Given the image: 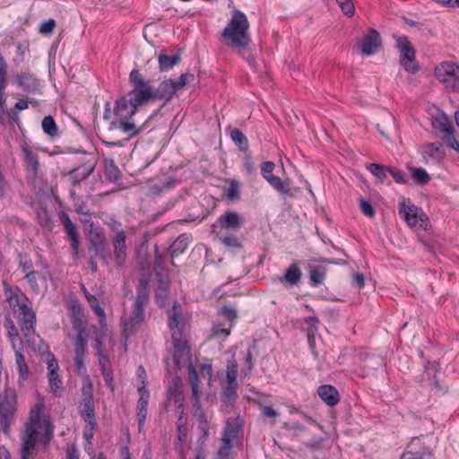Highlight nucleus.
Returning <instances> with one entry per match:
<instances>
[{
    "instance_id": "1",
    "label": "nucleus",
    "mask_w": 459,
    "mask_h": 459,
    "mask_svg": "<svg viewBox=\"0 0 459 459\" xmlns=\"http://www.w3.org/2000/svg\"><path fill=\"white\" fill-rule=\"evenodd\" d=\"M129 81L133 89L127 97L118 100L110 111V102L106 103L103 118L108 123V130L117 133L128 140L144 131L148 127L149 117L144 121L139 119L137 108L149 100H153V87L149 81H145L138 70L133 69L129 74Z\"/></svg>"
},
{
    "instance_id": "2",
    "label": "nucleus",
    "mask_w": 459,
    "mask_h": 459,
    "mask_svg": "<svg viewBox=\"0 0 459 459\" xmlns=\"http://www.w3.org/2000/svg\"><path fill=\"white\" fill-rule=\"evenodd\" d=\"M54 425L46 414V405L42 397L31 407L29 419L21 435V458L33 459L36 456V445L48 446L53 438Z\"/></svg>"
},
{
    "instance_id": "3",
    "label": "nucleus",
    "mask_w": 459,
    "mask_h": 459,
    "mask_svg": "<svg viewBox=\"0 0 459 459\" xmlns=\"http://www.w3.org/2000/svg\"><path fill=\"white\" fill-rule=\"evenodd\" d=\"M248 30L249 22L247 15L239 10H234L231 19L224 28L221 36L230 47L237 49L238 53L241 55L250 65H254V58L247 51L251 42Z\"/></svg>"
},
{
    "instance_id": "4",
    "label": "nucleus",
    "mask_w": 459,
    "mask_h": 459,
    "mask_svg": "<svg viewBox=\"0 0 459 459\" xmlns=\"http://www.w3.org/2000/svg\"><path fill=\"white\" fill-rule=\"evenodd\" d=\"M149 303L148 281L140 280L132 309L125 312L121 318L123 334L126 338L135 333L144 322V310Z\"/></svg>"
},
{
    "instance_id": "5",
    "label": "nucleus",
    "mask_w": 459,
    "mask_h": 459,
    "mask_svg": "<svg viewBox=\"0 0 459 459\" xmlns=\"http://www.w3.org/2000/svg\"><path fill=\"white\" fill-rule=\"evenodd\" d=\"M174 350V362L178 368L187 367L188 381L193 389V396L195 397V405L198 403V384L199 377L195 368L193 365L190 354V348L186 336L179 335L178 332L174 333L172 337Z\"/></svg>"
},
{
    "instance_id": "6",
    "label": "nucleus",
    "mask_w": 459,
    "mask_h": 459,
    "mask_svg": "<svg viewBox=\"0 0 459 459\" xmlns=\"http://www.w3.org/2000/svg\"><path fill=\"white\" fill-rule=\"evenodd\" d=\"M17 399L14 392L11 389L4 391V396L0 397V429L5 434L16 418Z\"/></svg>"
},
{
    "instance_id": "7",
    "label": "nucleus",
    "mask_w": 459,
    "mask_h": 459,
    "mask_svg": "<svg viewBox=\"0 0 459 459\" xmlns=\"http://www.w3.org/2000/svg\"><path fill=\"white\" fill-rule=\"evenodd\" d=\"M435 75L444 87L451 91H459V65L442 62L435 68Z\"/></svg>"
},
{
    "instance_id": "8",
    "label": "nucleus",
    "mask_w": 459,
    "mask_h": 459,
    "mask_svg": "<svg viewBox=\"0 0 459 459\" xmlns=\"http://www.w3.org/2000/svg\"><path fill=\"white\" fill-rule=\"evenodd\" d=\"M10 306L15 313H18V318L22 322L21 330L25 338L34 332L36 316L33 310L29 307L25 303H21L16 296H12L8 299Z\"/></svg>"
},
{
    "instance_id": "9",
    "label": "nucleus",
    "mask_w": 459,
    "mask_h": 459,
    "mask_svg": "<svg viewBox=\"0 0 459 459\" xmlns=\"http://www.w3.org/2000/svg\"><path fill=\"white\" fill-rule=\"evenodd\" d=\"M111 230L110 239L113 246V253L116 263L121 266L126 263L127 257V247L126 245V232L120 222L111 221L109 222Z\"/></svg>"
},
{
    "instance_id": "10",
    "label": "nucleus",
    "mask_w": 459,
    "mask_h": 459,
    "mask_svg": "<svg viewBox=\"0 0 459 459\" xmlns=\"http://www.w3.org/2000/svg\"><path fill=\"white\" fill-rule=\"evenodd\" d=\"M399 214L411 228L426 230L428 226V216L422 210L419 209L410 201L403 200L399 204Z\"/></svg>"
},
{
    "instance_id": "11",
    "label": "nucleus",
    "mask_w": 459,
    "mask_h": 459,
    "mask_svg": "<svg viewBox=\"0 0 459 459\" xmlns=\"http://www.w3.org/2000/svg\"><path fill=\"white\" fill-rule=\"evenodd\" d=\"M396 47L401 52L400 63L409 73H416L419 65L415 60V50L406 37L396 39Z\"/></svg>"
},
{
    "instance_id": "12",
    "label": "nucleus",
    "mask_w": 459,
    "mask_h": 459,
    "mask_svg": "<svg viewBox=\"0 0 459 459\" xmlns=\"http://www.w3.org/2000/svg\"><path fill=\"white\" fill-rule=\"evenodd\" d=\"M78 409L81 416L88 424L93 425L95 423V404L92 385L91 384L82 387V400Z\"/></svg>"
},
{
    "instance_id": "13",
    "label": "nucleus",
    "mask_w": 459,
    "mask_h": 459,
    "mask_svg": "<svg viewBox=\"0 0 459 459\" xmlns=\"http://www.w3.org/2000/svg\"><path fill=\"white\" fill-rule=\"evenodd\" d=\"M169 326L171 331V337L174 333L178 332L179 335L186 336V330L188 322V317L183 314L181 306L175 303L173 307L168 311Z\"/></svg>"
},
{
    "instance_id": "14",
    "label": "nucleus",
    "mask_w": 459,
    "mask_h": 459,
    "mask_svg": "<svg viewBox=\"0 0 459 459\" xmlns=\"http://www.w3.org/2000/svg\"><path fill=\"white\" fill-rule=\"evenodd\" d=\"M261 175L269 183V185L281 194L288 195L290 193V184L288 181L281 180L279 177L273 174L275 164L273 161H264L261 166Z\"/></svg>"
},
{
    "instance_id": "15",
    "label": "nucleus",
    "mask_w": 459,
    "mask_h": 459,
    "mask_svg": "<svg viewBox=\"0 0 459 459\" xmlns=\"http://www.w3.org/2000/svg\"><path fill=\"white\" fill-rule=\"evenodd\" d=\"M60 221L64 227L65 233L67 234L73 249V255L74 257L78 255L80 247V236L77 231L75 225L71 221L70 217L65 212L60 213Z\"/></svg>"
},
{
    "instance_id": "16",
    "label": "nucleus",
    "mask_w": 459,
    "mask_h": 459,
    "mask_svg": "<svg viewBox=\"0 0 459 459\" xmlns=\"http://www.w3.org/2000/svg\"><path fill=\"white\" fill-rule=\"evenodd\" d=\"M218 223L222 230L238 231L244 223V218L237 212L228 211L218 218Z\"/></svg>"
},
{
    "instance_id": "17",
    "label": "nucleus",
    "mask_w": 459,
    "mask_h": 459,
    "mask_svg": "<svg viewBox=\"0 0 459 459\" xmlns=\"http://www.w3.org/2000/svg\"><path fill=\"white\" fill-rule=\"evenodd\" d=\"M138 393H139V400L137 402V421H138V429L139 431H142L144 427L145 419L147 416V406H148V401H149V391L147 388H145L144 384L143 383V385H138Z\"/></svg>"
},
{
    "instance_id": "18",
    "label": "nucleus",
    "mask_w": 459,
    "mask_h": 459,
    "mask_svg": "<svg viewBox=\"0 0 459 459\" xmlns=\"http://www.w3.org/2000/svg\"><path fill=\"white\" fill-rule=\"evenodd\" d=\"M380 45L379 33L376 30H370L361 40L360 51L364 55L370 56L378 51Z\"/></svg>"
},
{
    "instance_id": "19",
    "label": "nucleus",
    "mask_w": 459,
    "mask_h": 459,
    "mask_svg": "<svg viewBox=\"0 0 459 459\" xmlns=\"http://www.w3.org/2000/svg\"><path fill=\"white\" fill-rule=\"evenodd\" d=\"M22 152L24 153L26 168L30 173V178H32V183L35 184L37 178L39 177L40 172L38 155L28 145L22 147Z\"/></svg>"
},
{
    "instance_id": "20",
    "label": "nucleus",
    "mask_w": 459,
    "mask_h": 459,
    "mask_svg": "<svg viewBox=\"0 0 459 459\" xmlns=\"http://www.w3.org/2000/svg\"><path fill=\"white\" fill-rule=\"evenodd\" d=\"M86 339L83 337L82 333H79L74 342V364L79 373H81L84 369V357L86 353Z\"/></svg>"
},
{
    "instance_id": "21",
    "label": "nucleus",
    "mask_w": 459,
    "mask_h": 459,
    "mask_svg": "<svg viewBox=\"0 0 459 459\" xmlns=\"http://www.w3.org/2000/svg\"><path fill=\"white\" fill-rule=\"evenodd\" d=\"M244 420L240 417L229 418L222 437L236 440L243 429Z\"/></svg>"
},
{
    "instance_id": "22",
    "label": "nucleus",
    "mask_w": 459,
    "mask_h": 459,
    "mask_svg": "<svg viewBox=\"0 0 459 459\" xmlns=\"http://www.w3.org/2000/svg\"><path fill=\"white\" fill-rule=\"evenodd\" d=\"M319 397L329 406H334L339 403V393L335 387L330 385H323L318 387Z\"/></svg>"
},
{
    "instance_id": "23",
    "label": "nucleus",
    "mask_w": 459,
    "mask_h": 459,
    "mask_svg": "<svg viewBox=\"0 0 459 459\" xmlns=\"http://www.w3.org/2000/svg\"><path fill=\"white\" fill-rule=\"evenodd\" d=\"M175 93L174 81L166 80L161 82L157 89H153V100H169Z\"/></svg>"
},
{
    "instance_id": "24",
    "label": "nucleus",
    "mask_w": 459,
    "mask_h": 459,
    "mask_svg": "<svg viewBox=\"0 0 459 459\" xmlns=\"http://www.w3.org/2000/svg\"><path fill=\"white\" fill-rule=\"evenodd\" d=\"M420 444V441L418 437L413 438L408 446L409 450L403 454L401 459H427V457H430V453L426 448L417 451V446Z\"/></svg>"
},
{
    "instance_id": "25",
    "label": "nucleus",
    "mask_w": 459,
    "mask_h": 459,
    "mask_svg": "<svg viewBox=\"0 0 459 459\" xmlns=\"http://www.w3.org/2000/svg\"><path fill=\"white\" fill-rule=\"evenodd\" d=\"M15 363L17 366L19 377H18V385L20 386L23 385V384L28 380L30 371L28 365L25 361L24 355L22 354V350H15Z\"/></svg>"
},
{
    "instance_id": "26",
    "label": "nucleus",
    "mask_w": 459,
    "mask_h": 459,
    "mask_svg": "<svg viewBox=\"0 0 459 459\" xmlns=\"http://www.w3.org/2000/svg\"><path fill=\"white\" fill-rule=\"evenodd\" d=\"M423 156L425 159L429 158L433 160L439 161L445 157V151L440 143H428L424 146Z\"/></svg>"
},
{
    "instance_id": "27",
    "label": "nucleus",
    "mask_w": 459,
    "mask_h": 459,
    "mask_svg": "<svg viewBox=\"0 0 459 459\" xmlns=\"http://www.w3.org/2000/svg\"><path fill=\"white\" fill-rule=\"evenodd\" d=\"M4 326L7 329V334L12 343L13 351L22 350V342L19 337V332L14 325V322L11 319H6Z\"/></svg>"
},
{
    "instance_id": "28",
    "label": "nucleus",
    "mask_w": 459,
    "mask_h": 459,
    "mask_svg": "<svg viewBox=\"0 0 459 459\" xmlns=\"http://www.w3.org/2000/svg\"><path fill=\"white\" fill-rule=\"evenodd\" d=\"M301 271L297 264H292L286 271L285 274L280 279L281 282H286L290 285H296L300 281Z\"/></svg>"
},
{
    "instance_id": "29",
    "label": "nucleus",
    "mask_w": 459,
    "mask_h": 459,
    "mask_svg": "<svg viewBox=\"0 0 459 459\" xmlns=\"http://www.w3.org/2000/svg\"><path fill=\"white\" fill-rule=\"evenodd\" d=\"M94 170L92 165H82L70 173L71 179L74 184H79L81 181L86 179Z\"/></svg>"
},
{
    "instance_id": "30",
    "label": "nucleus",
    "mask_w": 459,
    "mask_h": 459,
    "mask_svg": "<svg viewBox=\"0 0 459 459\" xmlns=\"http://www.w3.org/2000/svg\"><path fill=\"white\" fill-rule=\"evenodd\" d=\"M100 345H101V343H100V340L96 339V347L95 348L98 350L100 365L101 367L102 374H103L106 381H108V380L112 379V377H111L112 370L110 368L109 360H108V357L101 354V352H100Z\"/></svg>"
},
{
    "instance_id": "31",
    "label": "nucleus",
    "mask_w": 459,
    "mask_h": 459,
    "mask_svg": "<svg viewBox=\"0 0 459 459\" xmlns=\"http://www.w3.org/2000/svg\"><path fill=\"white\" fill-rule=\"evenodd\" d=\"M432 126L435 129L440 131L444 134L453 130L447 117L440 114L432 119Z\"/></svg>"
},
{
    "instance_id": "32",
    "label": "nucleus",
    "mask_w": 459,
    "mask_h": 459,
    "mask_svg": "<svg viewBox=\"0 0 459 459\" xmlns=\"http://www.w3.org/2000/svg\"><path fill=\"white\" fill-rule=\"evenodd\" d=\"M230 138L240 151L246 152L248 150L247 139L239 129H232L230 131Z\"/></svg>"
},
{
    "instance_id": "33",
    "label": "nucleus",
    "mask_w": 459,
    "mask_h": 459,
    "mask_svg": "<svg viewBox=\"0 0 459 459\" xmlns=\"http://www.w3.org/2000/svg\"><path fill=\"white\" fill-rule=\"evenodd\" d=\"M325 274L326 269L324 266L312 267L309 272L310 283L313 286L320 285L324 281Z\"/></svg>"
},
{
    "instance_id": "34",
    "label": "nucleus",
    "mask_w": 459,
    "mask_h": 459,
    "mask_svg": "<svg viewBox=\"0 0 459 459\" xmlns=\"http://www.w3.org/2000/svg\"><path fill=\"white\" fill-rule=\"evenodd\" d=\"M159 65L160 71H167L171 69L175 65H177L180 58L178 56H168L165 54H160L159 57Z\"/></svg>"
},
{
    "instance_id": "35",
    "label": "nucleus",
    "mask_w": 459,
    "mask_h": 459,
    "mask_svg": "<svg viewBox=\"0 0 459 459\" xmlns=\"http://www.w3.org/2000/svg\"><path fill=\"white\" fill-rule=\"evenodd\" d=\"M188 237L180 235L170 246V255L172 257L183 253L187 247Z\"/></svg>"
},
{
    "instance_id": "36",
    "label": "nucleus",
    "mask_w": 459,
    "mask_h": 459,
    "mask_svg": "<svg viewBox=\"0 0 459 459\" xmlns=\"http://www.w3.org/2000/svg\"><path fill=\"white\" fill-rule=\"evenodd\" d=\"M104 173L110 181H117L120 178V170L113 160L106 159Z\"/></svg>"
},
{
    "instance_id": "37",
    "label": "nucleus",
    "mask_w": 459,
    "mask_h": 459,
    "mask_svg": "<svg viewBox=\"0 0 459 459\" xmlns=\"http://www.w3.org/2000/svg\"><path fill=\"white\" fill-rule=\"evenodd\" d=\"M48 381L50 385V390L54 393L56 396L60 395L62 392V381L59 378V376L56 372H49L48 374Z\"/></svg>"
},
{
    "instance_id": "38",
    "label": "nucleus",
    "mask_w": 459,
    "mask_h": 459,
    "mask_svg": "<svg viewBox=\"0 0 459 459\" xmlns=\"http://www.w3.org/2000/svg\"><path fill=\"white\" fill-rule=\"evenodd\" d=\"M169 398L173 400L175 403H179V407L182 406L183 402V388L182 385L178 382H176L174 386L169 388Z\"/></svg>"
},
{
    "instance_id": "39",
    "label": "nucleus",
    "mask_w": 459,
    "mask_h": 459,
    "mask_svg": "<svg viewBox=\"0 0 459 459\" xmlns=\"http://www.w3.org/2000/svg\"><path fill=\"white\" fill-rule=\"evenodd\" d=\"M42 129L43 131L50 136H55L57 134V126L51 116H47L42 120Z\"/></svg>"
},
{
    "instance_id": "40",
    "label": "nucleus",
    "mask_w": 459,
    "mask_h": 459,
    "mask_svg": "<svg viewBox=\"0 0 459 459\" xmlns=\"http://www.w3.org/2000/svg\"><path fill=\"white\" fill-rule=\"evenodd\" d=\"M413 179L420 185L428 184L430 177L422 168H413L411 169Z\"/></svg>"
},
{
    "instance_id": "41",
    "label": "nucleus",
    "mask_w": 459,
    "mask_h": 459,
    "mask_svg": "<svg viewBox=\"0 0 459 459\" xmlns=\"http://www.w3.org/2000/svg\"><path fill=\"white\" fill-rule=\"evenodd\" d=\"M230 438L222 437V446L217 453V459H228L230 456V450L232 448V442Z\"/></svg>"
},
{
    "instance_id": "42",
    "label": "nucleus",
    "mask_w": 459,
    "mask_h": 459,
    "mask_svg": "<svg viewBox=\"0 0 459 459\" xmlns=\"http://www.w3.org/2000/svg\"><path fill=\"white\" fill-rule=\"evenodd\" d=\"M238 363L236 359H230L227 363V383H237Z\"/></svg>"
},
{
    "instance_id": "43",
    "label": "nucleus",
    "mask_w": 459,
    "mask_h": 459,
    "mask_svg": "<svg viewBox=\"0 0 459 459\" xmlns=\"http://www.w3.org/2000/svg\"><path fill=\"white\" fill-rule=\"evenodd\" d=\"M368 169L381 182H384L387 178L386 168L380 166L379 164L371 163L368 166Z\"/></svg>"
},
{
    "instance_id": "44",
    "label": "nucleus",
    "mask_w": 459,
    "mask_h": 459,
    "mask_svg": "<svg viewBox=\"0 0 459 459\" xmlns=\"http://www.w3.org/2000/svg\"><path fill=\"white\" fill-rule=\"evenodd\" d=\"M227 198L230 201L238 199L239 197V184L237 180H231L229 187L225 190Z\"/></svg>"
},
{
    "instance_id": "45",
    "label": "nucleus",
    "mask_w": 459,
    "mask_h": 459,
    "mask_svg": "<svg viewBox=\"0 0 459 459\" xmlns=\"http://www.w3.org/2000/svg\"><path fill=\"white\" fill-rule=\"evenodd\" d=\"M74 200V211L78 214H80L82 216H89L91 214L90 209L88 208L86 202H84L83 200H82L79 197H76Z\"/></svg>"
},
{
    "instance_id": "46",
    "label": "nucleus",
    "mask_w": 459,
    "mask_h": 459,
    "mask_svg": "<svg viewBox=\"0 0 459 459\" xmlns=\"http://www.w3.org/2000/svg\"><path fill=\"white\" fill-rule=\"evenodd\" d=\"M230 329L222 325H216L212 329V337L225 340L230 335Z\"/></svg>"
},
{
    "instance_id": "47",
    "label": "nucleus",
    "mask_w": 459,
    "mask_h": 459,
    "mask_svg": "<svg viewBox=\"0 0 459 459\" xmlns=\"http://www.w3.org/2000/svg\"><path fill=\"white\" fill-rule=\"evenodd\" d=\"M342 13L351 17L355 13V7L351 0H336Z\"/></svg>"
},
{
    "instance_id": "48",
    "label": "nucleus",
    "mask_w": 459,
    "mask_h": 459,
    "mask_svg": "<svg viewBox=\"0 0 459 459\" xmlns=\"http://www.w3.org/2000/svg\"><path fill=\"white\" fill-rule=\"evenodd\" d=\"M88 303L99 317H100L101 319L105 318V312L100 307L99 300L95 296L88 297Z\"/></svg>"
},
{
    "instance_id": "49",
    "label": "nucleus",
    "mask_w": 459,
    "mask_h": 459,
    "mask_svg": "<svg viewBox=\"0 0 459 459\" xmlns=\"http://www.w3.org/2000/svg\"><path fill=\"white\" fill-rule=\"evenodd\" d=\"M56 28V22L53 19H49L40 24L39 32L41 34H51Z\"/></svg>"
},
{
    "instance_id": "50",
    "label": "nucleus",
    "mask_w": 459,
    "mask_h": 459,
    "mask_svg": "<svg viewBox=\"0 0 459 459\" xmlns=\"http://www.w3.org/2000/svg\"><path fill=\"white\" fill-rule=\"evenodd\" d=\"M389 174L394 178L397 183H404L406 176L403 171L396 169L395 168L386 167Z\"/></svg>"
},
{
    "instance_id": "51",
    "label": "nucleus",
    "mask_w": 459,
    "mask_h": 459,
    "mask_svg": "<svg viewBox=\"0 0 459 459\" xmlns=\"http://www.w3.org/2000/svg\"><path fill=\"white\" fill-rule=\"evenodd\" d=\"M25 279L27 280L28 283L30 284L31 290L38 293L39 292V285L37 282V273L34 271H30L26 273Z\"/></svg>"
},
{
    "instance_id": "52",
    "label": "nucleus",
    "mask_w": 459,
    "mask_h": 459,
    "mask_svg": "<svg viewBox=\"0 0 459 459\" xmlns=\"http://www.w3.org/2000/svg\"><path fill=\"white\" fill-rule=\"evenodd\" d=\"M39 222L43 227L50 226V216L46 209H41L38 212L37 214Z\"/></svg>"
},
{
    "instance_id": "53",
    "label": "nucleus",
    "mask_w": 459,
    "mask_h": 459,
    "mask_svg": "<svg viewBox=\"0 0 459 459\" xmlns=\"http://www.w3.org/2000/svg\"><path fill=\"white\" fill-rule=\"evenodd\" d=\"M361 212L368 217L371 218L375 214V210L371 204L366 200L361 199L359 202Z\"/></svg>"
},
{
    "instance_id": "54",
    "label": "nucleus",
    "mask_w": 459,
    "mask_h": 459,
    "mask_svg": "<svg viewBox=\"0 0 459 459\" xmlns=\"http://www.w3.org/2000/svg\"><path fill=\"white\" fill-rule=\"evenodd\" d=\"M200 374L203 377H211L212 376V362L206 359L199 367Z\"/></svg>"
},
{
    "instance_id": "55",
    "label": "nucleus",
    "mask_w": 459,
    "mask_h": 459,
    "mask_svg": "<svg viewBox=\"0 0 459 459\" xmlns=\"http://www.w3.org/2000/svg\"><path fill=\"white\" fill-rule=\"evenodd\" d=\"M221 242L229 247H241V244L235 236H226L221 238Z\"/></svg>"
},
{
    "instance_id": "56",
    "label": "nucleus",
    "mask_w": 459,
    "mask_h": 459,
    "mask_svg": "<svg viewBox=\"0 0 459 459\" xmlns=\"http://www.w3.org/2000/svg\"><path fill=\"white\" fill-rule=\"evenodd\" d=\"M443 138L448 146H450L454 150H459V143L454 136L453 130L450 131L449 133L444 134Z\"/></svg>"
},
{
    "instance_id": "57",
    "label": "nucleus",
    "mask_w": 459,
    "mask_h": 459,
    "mask_svg": "<svg viewBox=\"0 0 459 459\" xmlns=\"http://www.w3.org/2000/svg\"><path fill=\"white\" fill-rule=\"evenodd\" d=\"M238 388V383L231 384V383H226V385L224 387V394L228 399H231L235 397L236 391Z\"/></svg>"
},
{
    "instance_id": "58",
    "label": "nucleus",
    "mask_w": 459,
    "mask_h": 459,
    "mask_svg": "<svg viewBox=\"0 0 459 459\" xmlns=\"http://www.w3.org/2000/svg\"><path fill=\"white\" fill-rule=\"evenodd\" d=\"M48 368L49 372H56V373L59 368L56 359L50 353L48 354Z\"/></svg>"
},
{
    "instance_id": "59",
    "label": "nucleus",
    "mask_w": 459,
    "mask_h": 459,
    "mask_svg": "<svg viewBox=\"0 0 459 459\" xmlns=\"http://www.w3.org/2000/svg\"><path fill=\"white\" fill-rule=\"evenodd\" d=\"M221 313L224 316L231 321L237 318V311L233 307H224L221 310Z\"/></svg>"
},
{
    "instance_id": "60",
    "label": "nucleus",
    "mask_w": 459,
    "mask_h": 459,
    "mask_svg": "<svg viewBox=\"0 0 459 459\" xmlns=\"http://www.w3.org/2000/svg\"><path fill=\"white\" fill-rule=\"evenodd\" d=\"M187 429L184 423H179L178 425V437L181 442L186 441V439Z\"/></svg>"
},
{
    "instance_id": "61",
    "label": "nucleus",
    "mask_w": 459,
    "mask_h": 459,
    "mask_svg": "<svg viewBox=\"0 0 459 459\" xmlns=\"http://www.w3.org/2000/svg\"><path fill=\"white\" fill-rule=\"evenodd\" d=\"M96 427H97V421H95V423L93 425L87 423V426L83 432L84 437L87 440H91L93 437L94 429H96Z\"/></svg>"
},
{
    "instance_id": "62",
    "label": "nucleus",
    "mask_w": 459,
    "mask_h": 459,
    "mask_svg": "<svg viewBox=\"0 0 459 459\" xmlns=\"http://www.w3.org/2000/svg\"><path fill=\"white\" fill-rule=\"evenodd\" d=\"M6 114L5 99L4 93L0 95V124H4Z\"/></svg>"
},
{
    "instance_id": "63",
    "label": "nucleus",
    "mask_w": 459,
    "mask_h": 459,
    "mask_svg": "<svg viewBox=\"0 0 459 459\" xmlns=\"http://www.w3.org/2000/svg\"><path fill=\"white\" fill-rule=\"evenodd\" d=\"M159 277V285L158 289L160 292H166L169 288V281L166 279H163L160 273L157 274Z\"/></svg>"
},
{
    "instance_id": "64",
    "label": "nucleus",
    "mask_w": 459,
    "mask_h": 459,
    "mask_svg": "<svg viewBox=\"0 0 459 459\" xmlns=\"http://www.w3.org/2000/svg\"><path fill=\"white\" fill-rule=\"evenodd\" d=\"M263 415L267 418H274L278 415V412L270 406H264L262 408Z\"/></svg>"
}]
</instances>
